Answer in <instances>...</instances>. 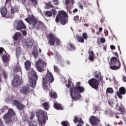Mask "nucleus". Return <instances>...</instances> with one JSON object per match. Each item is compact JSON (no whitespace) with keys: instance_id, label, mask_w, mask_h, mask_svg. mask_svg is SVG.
<instances>
[{"instance_id":"58836bf2","label":"nucleus","mask_w":126,"mask_h":126,"mask_svg":"<svg viewBox=\"0 0 126 126\" xmlns=\"http://www.w3.org/2000/svg\"><path fill=\"white\" fill-rule=\"evenodd\" d=\"M54 68L55 72H57V73H60V72H61V70H60V69L59 68V67H58V66H54Z\"/></svg>"},{"instance_id":"aec40b11","label":"nucleus","mask_w":126,"mask_h":126,"mask_svg":"<svg viewBox=\"0 0 126 126\" xmlns=\"http://www.w3.org/2000/svg\"><path fill=\"white\" fill-rule=\"evenodd\" d=\"M0 12L2 17H6V14H7V9L4 6H1L0 8Z\"/></svg>"},{"instance_id":"f3484780","label":"nucleus","mask_w":126,"mask_h":126,"mask_svg":"<svg viewBox=\"0 0 126 126\" xmlns=\"http://www.w3.org/2000/svg\"><path fill=\"white\" fill-rule=\"evenodd\" d=\"M20 92L23 95H28V94L30 92V88L29 86H24L20 90Z\"/></svg>"},{"instance_id":"ea45409f","label":"nucleus","mask_w":126,"mask_h":126,"mask_svg":"<svg viewBox=\"0 0 126 126\" xmlns=\"http://www.w3.org/2000/svg\"><path fill=\"white\" fill-rule=\"evenodd\" d=\"M82 36L84 40H87V38H88V35H87V33L84 32L82 34Z\"/></svg>"},{"instance_id":"4be33fe9","label":"nucleus","mask_w":126,"mask_h":126,"mask_svg":"<svg viewBox=\"0 0 126 126\" xmlns=\"http://www.w3.org/2000/svg\"><path fill=\"white\" fill-rule=\"evenodd\" d=\"M94 74L95 76V78L98 80V81H102L103 80V78H102V75H101V72L98 71H95L94 72Z\"/></svg>"},{"instance_id":"c756f323","label":"nucleus","mask_w":126,"mask_h":126,"mask_svg":"<svg viewBox=\"0 0 126 126\" xmlns=\"http://www.w3.org/2000/svg\"><path fill=\"white\" fill-rule=\"evenodd\" d=\"M16 57H19L20 55H21V53H22V51L21 50V47L18 46L16 48Z\"/></svg>"},{"instance_id":"5701e85b","label":"nucleus","mask_w":126,"mask_h":126,"mask_svg":"<svg viewBox=\"0 0 126 126\" xmlns=\"http://www.w3.org/2000/svg\"><path fill=\"white\" fill-rule=\"evenodd\" d=\"M24 65L26 70L28 71L31 69V62L30 61L27 60L24 63Z\"/></svg>"},{"instance_id":"c85d7f7f","label":"nucleus","mask_w":126,"mask_h":126,"mask_svg":"<svg viewBox=\"0 0 126 126\" xmlns=\"http://www.w3.org/2000/svg\"><path fill=\"white\" fill-rule=\"evenodd\" d=\"M75 2V1L74 0H65V4L66 5H68L69 3H71L72 7H73V4H74Z\"/></svg>"},{"instance_id":"7c9ffc66","label":"nucleus","mask_w":126,"mask_h":126,"mask_svg":"<svg viewBox=\"0 0 126 126\" xmlns=\"http://www.w3.org/2000/svg\"><path fill=\"white\" fill-rule=\"evenodd\" d=\"M18 11V7L15 6L11 8V14H14Z\"/></svg>"},{"instance_id":"f8f14e48","label":"nucleus","mask_w":126,"mask_h":126,"mask_svg":"<svg viewBox=\"0 0 126 126\" xmlns=\"http://www.w3.org/2000/svg\"><path fill=\"white\" fill-rule=\"evenodd\" d=\"M48 39V43L50 46H54L57 40V37L55 36L54 34L49 33L47 37Z\"/></svg>"},{"instance_id":"603ef678","label":"nucleus","mask_w":126,"mask_h":126,"mask_svg":"<svg viewBox=\"0 0 126 126\" xmlns=\"http://www.w3.org/2000/svg\"><path fill=\"white\" fill-rule=\"evenodd\" d=\"M23 121H24V122H27V121H28V117L25 116L23 117Z\"/></svg>"},{"instance_id":"5fc2aeb1","label":"nucleus","mask_w":126,"mask_h":126,"mask_svg":"<svg viewBox=\"0 0 126 126\" xmlns=\"http://www.w3.org/2000/svg\"><path fill=\"white\" fill-rule=\"evenodd\" d=\"M22 34L23 35H24V36H26V35H27V32H26V31H23Z\"/></svg>"},{"instance_id":"bb28decb","label":"nucleus","mask_w":126,"mask_h":126,"mask_svg":"<svg viewBox=\"0 0 126 126\" xmlns=\"http://www.w3.org/2000/svg\"><path fill=\"white\" fill-rule=\"evenodd\" d=\"M49 96H50L51 98H53V99H57L58 98V94H57L56 92L50 91L49 92Z\"/></svg>"},{"instance_id":"7ed1b4c3","label":"nucleus","mask_w":126,"mask_h":126,"mask_svg":"<svg viewBox=\"0 0 126 126\" xmlns=\"http://www.w3.org/2000/svg\"><path fill=\"white\" fill-rule=\"evenodd\" d=\"M113 55L115 57H112L110 59V63H109V67L112 70H118L121 68V62L119 59V54L118 53L114 52Z\"/></svg>"},{"instance_id":"e433bc0d","label":"nucleus","mask_w":126,"mask_h":126,"mask_svg":"<svg viewBox=\"0 0 126 126\" xmlns=\"http://www.w3.org/2000/svg\"><path fill=\"white\" fill-rule=\"evenodd\" d=\"M106 94H113L114 93V90L112 88H108L106 89Z\"/></svg>"},{"instance_id":"0e129e2a","label":"nucleus","mask_w":126,"mask_h":126,"mask_svg":"<svg viewBox=\"0 0 126 126\" xmlns=\"http://www.w3.org/2000/svg\"><path fill=\"white\" fill-rule=\"evenodd\" d=\"M20 0L22 3H25V2H26V0Z\"/></svg>"},{"instance_id":"338daca9","label":"nucleus","mask_w":126,"mask_h":126,"mask_svg":"<svg viewBox=\"0 0 126 126\" xmlns=\"http://www.w3.org/2000/svg\"><path fill=\"white\" fill-rule=\"evenodd\" d=\"M36 29H37V30H39V29H40V27L39 26V25H37Z\"/></svg>"},{"instance_id":"412c9836","label":"nucleus","mask_w":126,"mask_h":126,"mask_svg":"<svg viewBox=\"0 0 126 126\" xmlns=\"http://www.w3.org/2000/svg\"><path fill=\"white\" fill-rule=\"evenodd\" d=\"M89 60L91 61V62L94 61V58L95 57V54H94V52L93 50H92L91 49H90L89 50Z\"/></svg>"},{"instance_id":"4d7b16f0","label":"nucleus","mask_w":126,"mask_h":126,"mask_svg":"<svg viewBox=\"0 0 126 126\" xmlns=\"http://www.w3.org/2000/svg\"><path fill=\"white\" fill-rule=\"evenodd\" d=\"M104 34L105 36H108V34H109V32H108V31L106 30L104 31Z\"/></svg>"},{"instance_id":"f03ea898","label":"nucleus","mask_w":126,"mask_h":126,"mask_svg":"<svg viewBox=\"0 0 126 126\" xmlns=\"http://www.w3.org/2000/svg\"><path fill=\"white\" fill-rule=\"evenodd\" d=\"M42 87L44 90L49 91L50 90V83H53L55 80L53 74L48 70L45 77L42 78Z\"/></svg>"},{"instance_id":"2f4dec72","label":"nucleus","mask_w":126,"mask_h":126,"mask_svg":"<svg viewBox=\"0 0 126 126\" xmlns=\"http://www.w3.org/2000/svg\"><path fill=\"white\" fill-rule=\"evenodd\" d=\"M76 39L79 43H84V39L83 37L78 34H76Z\"/></svg>"},{"instance_id":"2eb2a0df","label":"nucleus","mask_w":126,"mask_h":126,"mask_svg":"<svg viewBox=\"0 0 126 126\" xmlns=\"http://www.w3.org/2000/svg\"><path fill=\"white\" fill-rule=\"evenodd\" d=\"M126 93V88L124 87H121L119 89V91H118L116 92V95L118 96L119 99H121V100H122L123 95H125Z\"/></svg>"},{"instance_id":"09e8293b","label":"nucleus","mask_w":126,"mask_h":126,"mask_svg":"<svg viewBox=\"0 0 126 126\" xmlns=\"http://www.w3.org/2000/svg\"><path fill=\"white\" fill-rule=\"evenodd\" d=\"M78 122L79 123L80 125V124H81V125H83L84 124V122L82 121V118H79Z\"/></svg>"},{"instance_id":"72a5a7b5","label":"nucleus","mask_w":126,"mask_h":126,"mask_svg":"<svg viewBox=\"0 0 126 126\" xmlns=\"http://www.w3.org/2000/svg\"><path fill=\"white\" fill-rule=\"evenodd\" d=\"M44 14L47 17H52L53 16V12L52 11H46L44 12Z\"/></svg>"},{"instance_id":"774afa93","label":"nucleus","mask_w":126,"mask_h":126,"mask_svg":"<svg viewBox=\"0 0 126 126\" xmlns=\"http://www.w3.org/2000/svg\"><path fill=\"white\" fill-rule=\"evenodd\" d=\"M103 30V28H100L99 29V32H102V31Z\"/></svg>"},{"instance_id":"20e7f679","label":"nucleus","mask_w":126,"mask_h":126,"mask_svg":"<svg viewBox=\"0 0 126 126\" xmlns=\"http://www.w3.org/2000/svg\"><path fill=\"white\" fill-rule=\"evenodd\" d=\"M14 72H15V73L18 72V74L14 75V79L12 81V85L13 87H18V86L20 85L21 81H22V79L19 77L20 74H22L21 67L19 66H16L14 68Z\"/></svg>"},{"instance_id":"de8ad7c7","label":"nucleus","mask_w":126,"mask_h":126,"mask_svg":"<svg viewBox=\"0 0 126 126\" xmlns=\"http://www.w3.org/2000/svg\"><path fill=\"white\" fill-rule=\"evenodd\" d=\"M78 122L79 123L80 125V124H81V125H83L84 124V122L82 121V118H79Z\"/></svg>"},{"instance_id":"052dcab7","label":"nucleus","mask_w":126,"mask_h":126,"mask_svg":"<svg viewBox=\"0 0 126 126\" xmlns=\"http://www.w3.org/2000/svg\"><path fill=\"white\" fill-rule=\"evenodd\" d=\"M53 15H56L57 14V11L55 9H52Z\"/></svg>"},{"instance_id":"9b49d317","label":"nucleus","mask_w":126,"mask_h":126,"mask_svg":"<svg viewBox=\"0 0 126 126\" xmlns=\"http://www.w3.org/2000/svg\"><path fill=\"white\" fill-rule=\"evenodd\" d=\"M46 66H47V63L45 62L42 63L41 61H38L36 63V67L39 72H42Z\"/></svg>"},{"instance_id":"864d4df0","label":"nucleus","mask_w":126,"mask_h":126,"mask_svg":"<svg viewBox=\"0 0 126 126\" xmlns=\"http://www.w3.org/2000/svg\"><path fill=\"white\" fill-rule=\"evenodd\" d=\"M79 8L82 9V10H83V5L82 4H80L79 5Z\"/></svg>"},{"instance_id":"a878e982","label":"nucleus","mask_w":126,"mask_h":126,"mask_svg":"<svg viewBox=\"0 0 126 126\" xmlns=\"http://www.w3.org/2000/svg\"><path fill=\"white\" fill-rule=\"evenodd\" d=\"M38 0H30L29 3L32 5V6H36V5H38Z\"/></svg>"},{"instance_id":"a18cd8bd","label":"nucleus","mask_w":126,"mask_h":126,"mask_svg":"<svg viewBox=\"0 0 126 126\" xmlns=\"http://www.w3.org/2000/svg\"><path fill=\"white\" fill-rule=\"evenodd\" d=\"M26 44L28 46H32L33 45V44L32 43V41H31V40H28L26 42Z\"/></svg>"},{"instance_id":"37998d69","label":"nucleus","mask_w":126,"mask_h":126,"mask_svg":"<svg viewBox=\"0 0 126 126\" xmlns=\"http://www.w3.org/2000/svg\"><path fill=\"white\" fill-rule=\"evenodd\" d=\"M52 2H54V5H59V4L60 3L59 0H53Z\"/></svg>"},{"instance_id":"6e6d98bb","label":"nucleus","mask_w":126,"mask_h":126,"mask_svg":"<svg viewBox=\"0 0 126 126\" xmlns=\"http://www.w3.org/2000/svg\"><path fill=\"white\" fill-rule=\"evenodd\" d=\"M0 126H4L3 125V122H2V120L0 119Z\"/></svg>"},{"instance_id":"a211bd4d","label":"nucleus","mask_w":126,"mask_h":126,"mask_svg":"<svg viewBox=\"0 0 126 126\" xmlns=\"http://www.w3.org/2000/svg\"><path fill=\"white\" fill-rule=\"evenodd\" d=\"M16 30H22V29H26V26L23 23V21L20 20L17 23L16 27Z\"/></svg>"},{"instance_id":"e2e57ef3","label":"nucleus","mask_w":126,"mask_h":126,"mask_svg":"<svg viewBox=\"0 0 126 126\" xmlns=\"http://www.w3.org/2000/svg\"><path fill=\"white\" fill-rule=\"evenodd\" d=\"M34 117H35V116L34 115V114H32L31 117H30V119L31 120H33V119L34 118Z\"/></svg>"},{"instance_id":"c03bdc74","label":"nucleus","mask_w":126,"mask_h":126,"mask_svg":"<svg viewBox=\"0 0 126 126\" xmlns=\"http://www.w3.org/2000/svg\"><path fill=\"white\" fill-rule=\"evenodd\" d=\"M77 122H78V117H77V116H74L73 122L74 123V124H77Z\"/></svg>"},{"instance_id":"c9c22d12","label":"nucleus","mask_w":126,"mask_h":126,"mask_svg":"<svg viewBox=\"0 0 126 126\" xmlns=\"http://www.w3.org/2000/svg\"><path fill=\"white\" fill-rule=\"evenodd\" d=\"M118 110L120 112L122 115H125V113L126 112V109L122 107V106H119L118 108Z\"/></svg>"},{"instance_id":"39448f33","label":"nucleus","mask_w":126,"mask_h":126,"mask_svg":"<svg viewBox=\"0 0 126 126\" xmlns=\"http://www.w3.org/2000/svg\"><path fill=\"white\" fill-rule=\"evenodd\" d=\"M55 21L57 23L60 22L62 25H65L68 22L67 13L63 10L59 11L58 15L56 17Z\"/></svg>"},{"instance_id":"13d9d810","label":"nucleus","mask_w":126,"mask_h":126,"mask_svg":"<svg viewBox=\"0 0 126 126\" xmlns=\"http://www.w3.org/2000/svg\"><path fill=\"white\" fill-rule=\"evenodd\" d=\"M110 48L111 49V50H116V47L114 45H111Z\"/></svg>"},{"instance_id":"9d476101","label":"nucleus","mask_w":126,"mask_h":126,"mask_svg":"<svg viewBox=\"0 0 126 126\" xmlns=\"http://www.w3.org/2000/svg\"><path fill=\"white\" fill-rule=\"evenodd\" d=\"M99 81H100L93 78L88 81V83L91 87L95 90H98L99 89Z\"/></svg>"},{"instance_id":"bf43d9fd","label":"nucleus","mask_w":126,"mask_h":126,"mask_svg":"<svg viewBox=\"0 0 126 126\" xmlns=\"http://www.w3.org/2000/svg\"><path fill=\"white\" fill-rule=\"evenodd\" d=\"M78 9H77V8H75V9L73 10V13H76V12H78Z\"/></svg>"},{"instance_id":"ddd939ff","label":"nucleus","mask_w":126,"mask_h":126,"mask_svg":"<svg viewBox=\"0 0 126 126\" xmlns=\"http://www.w3.org/2000/svg\"><path fill=\"white\" fill-rule=\"evenodd\" d=\"M12 104L13 106H15L20 111H22L25 108V106L20 103L18 100L17 99H14L12 101Z\"/></svg>"},{"instance_id":"3c124183","label":"nucleus","mask_w":126,"mask_h":126,"mask_svg":"<svg viewBox=\"0 0 126 126\" xmlns=\"http://www.w3.org/2000/svg\"><path fill=\"white\" fill-rule=\"evenodd\" d=\"M29 126H37V123H31L29 124Z\"/></svg>"},{"instance_id":"4c0bfd02","label":"nucleus","mask_w":126,"mask_h":126,"mask_svg":"<svg viewBox=\"0 0 126 126\" xmlns=\"http://www.w3.org/2000/svg\"><path fill=\"white\" fill-rule=\"evenodd\" d=\"M46 7L47 8H53L54 7V5L52 4L51 3V1H49L47 4H46Z\"/></svg>"},{"instance_id":"79ce46f5","label":"nucleus","mask_w":126,"mask_h":126,"mask_svg":"<svg viewBox=\"0 0 126 126\" xmlns=\"http://www.w3.org/2000/svg\"><path fill=\"white\" fill-rule=\"evenodd\" d=\"M55 42H56V45H61V43H62L61 42V40L60 39L58 38L57 37H56Z\"/></svg>"},{"instance_id":"0eeeda50","label":"nucleus","mask_w":126,"mask_h":126,"mask_svg":"<svg viewBox=\"0 0 126 126\" xmlns=\"http://www.w3.org/2000/svg\"><path fill=\"white\" fill-rule=\"evenodd\" d=\"M36 114L39 125L43 126L45 124V120L47 119V112L39 109L36 111Z\"/></svg>"},{"instance_id":"473e14b6","label":"nucleus","mask_w":126,"mask_h":126,"mask_svg":"<svg viewBox=\"0 0 126 126\" xmlns=\"http://www.w3.org/2000/svg\"><path fill=\"white\" fill-rule=\"evenodd\" d=\"M81 17H80L79 19V16L76 15L74 17L73 20L75 22V23H79L80 22H81Z\"/></svg>"},{"instance_id":"f257e3e1","label":"nucleus","mask_w":126,"mask_h":126,"mask_svg":"<svg viewBox=\"0 0 126 126\" xmlns=\"http://www.w3.org/2000/svg\"><path fill=\"white\" fill-rule=\"evenodd\" d=\"M80 84L81 83L78 82L75 87H72L70 89L71 97L73 100L80 99L81 98L80 93H83L85 91L84 87L80 86Z\"/></svg>"},{"instance_id":"f704fd0d","label":"nucleus","mask_w":126,"mask_h":126,"mask_svg":"<svg viewBox=\"0 0 126 126\" xmlns=\"http://www.w3.org/2000/svg\"><path fill=\"white\" fill-rule=\"evenodd\" d=\"M42 107L45 109V110L48 111V110H49V108H50L49 102H44L43 103Z\"/></svg>"},{"instance_id":"423d86ee","label":"nucleus","mask_w":126,"mask_h":126,"mask_svg":"<svg viewBox=\"0 0 126 126\" xmlns=\"http://www.w3.org/2000/svg\"><path fill=\"white\" fill-rule=\"evenodd\" d=\"M13 116H15L14 110L11 108H9L8 113L3 116V119L5 121V124H6L7 126H11L12 125L11 118H12Z\"/></svg>"},{"instance_id":"8fccbe9b","label":"nucleus","mask_w":126,"mask_h":126,"mask_svg":"<svg viewBox=\"0 0 126 126\" xmlns=\"http://www.w3.org/2000/svg\"><path fill=\"white\" fill-rule=\"evenodd\" d=\"M100 41L101 43H102L103 44H104V43H105L106 42V39L103 37H101L100 39Z\"/></svg>"},{"instance_id":"a19ab883","label":"nucleus","mask_w":126,"mask_h":126,"mask_svg":"<svg viewBox=\"0 0 126 126\" xmlns=\"http://www.w3.org/2000/svg\"><path fill=\"white\" fill-rule=\"evenodd\" d=\"M33 55L34 58H35V59H36V58H38V56L39 55V53L38 52V51H33Z\"/></svg>"},{"instance_id":"4468645a","label":"nucleus","mask_w":126,"mask_h":126,"mask_svg":"<svg viewBox=\"0 0 126 126\" xmlns=\"http://www.w3.org/2000/svg\"><path fill=\"white\" fill-rule=\"evenodd\" d=\"M90 123L93 126H98L100 120L97 117L92 116L90 118Z\"/></svg>"},{"instance_id":"dca6fc26","label":"nucleus","mask_w":126,"mask_h":126,"mask_svg":"<svg viewBox=\"0 0 126 126\" xmlns=\"http://www.w3.org/2000/svg\"><path fill=\"white\" fill-rule=\"evenodd\" d=\"M0 55L2 56V60L4 63H6L8 61V54H6V52L3 48H0Z\"/></svg>"},{"instance_id":"69168bd1","label":"nucleus","mask_w":126,"mask_h":126,"mask_svg":"<svg viewBox=\"0 0 126 126\" xmlns=\"http://www.w3.org/2000/svg\"><path fill=\"white\" fill-rule=\"evenodd\" d=\"M108 104H109V105L110 106H112V105H113V102H112L109 101H108Z\"/></svg>"},{"instance_id":"1a4fd4ad","label":"nucleus","mask_w":126,"mask_h":126,"mask_svg":"<svg viewBox=\"0 0 126 126\" xmlns=\"http://www.w3.org/2000/svg\"><path fill=\"white\" fill-rule=\"evenodd\" d=\"M28 23H29L30 25L32 26V27L34 28L36 25H37V23H38V21H37V19H36V18H35V16L34 15H29L28 18H27L25 19Z\"/></svg>"},{"instance_id":"6e6552de","label":"nucleus","mask_w":126,"mask_h":126,"mask_svg":"<svg viewBox=\"0 0 126 126\" xmlns=\"http://www.w3.org/2000/svg\"><path fill=\"white\" fill-rule=\"evenodd\" d=\"M31 74V77L29 79L30 85L31 87L34 88L36 86V83L38 80V75L35 71H32Z\"/></svg>"},{"instance_id":"680f3d73","label":"nucleus","mask_w":126,"mask_h":126,"mask_svg":"<svg viewBox=\"0 0 126 126\" xmlns=\"http://www.w3.org/2000/svg\"><path fill=\"white\" fill-rule=\"evenodd\" d=\"M123 80L124 82H126V77L125 75L123 76Z\"/></svg>"},{"instance_id":"b1692460","label":"nucleus","mask_w":126,"mask_h":126,"mask_svg":"<svg viewBox=\"0 0 126 126\" xmlns=\"http://www.w3.org/2000/svg\"><path fill=\"white\" fill-rule=\"evenodd\" d=\"M67 49L69 50V51H75V50L76 49V47H75V46H74V44L73 43H69Z\"/></svg>"},{"instance_id":"393cba45","label":"nucleus","mask_w":126,"mask_h":126,"mask_svg":"<svg viewBox=\"0 0 126 126\" xmlns=\"http://www.w3.org/2000/svg\"><path fill=\"white\" fill-rule=\"evenodd\" d=\"M54 107L55 109H56V110H63V108L62 107V105L61 104H59L58 103H54Z\"/></svg>"},{"instance_id":"49530a36","label":"nucleus","mask_w":126,"mask_h":126,"mask_svg":"<svg viewBox=\"0 0 126 126\" xmlns=\"http://www.w3.org/2000/svg\"><path fill=\"white\" fill-rule=\"evenodd\" d=\"M61 125L63 126H67V122L66 121H63L61 122Z\"/></svg>"},{"instance_id":"6ab92c4d","label":"nucleus","mask_w":126,"mask_h":126,"mask_svg":"<svg viewBox=\"0 0 126 126\" xmlns=\"http://www.w3.org/2000/svg\"><path fill=\"white\" fill-rule=\"evenodd\" d=\"M22 38V35L21 34V33L18 32L15 33L12 37V38L14 41H20Z\"/></svg>"},{"instance_id":"cd10ccee","label":"nucleus","mask_w":126,"mask_h":126,"mask_svg":"<svg viewBox=\"0 0 126 126\" xmlns=\"http://www.w3.org/2000/svg\"><path fill=\"white\" fill-rule=\"evenodd\" d=\"M1 75H2V76H3V78L5 80L7 79V78L8 77L7 72H6L4 70H2L1 71Z\"/></svg>"}]
</instances>
